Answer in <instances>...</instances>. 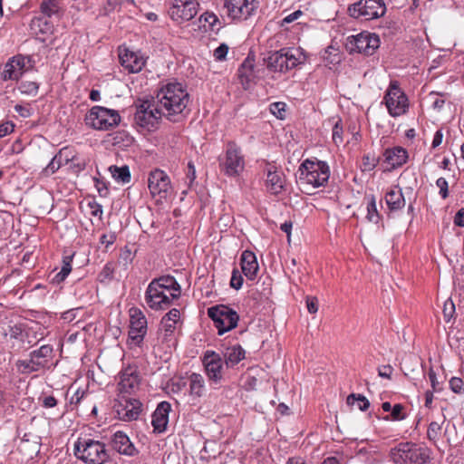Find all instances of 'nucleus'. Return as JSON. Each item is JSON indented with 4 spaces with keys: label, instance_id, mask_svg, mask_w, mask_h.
Returning <instances> with one entry per match:
<instances>
[{
    "label": "nucleus",
    "instance_id": "nucleus-36",
    "mask_svg": "<svg viewBox=\"0 0 464 464\" xmlns=\"http://www.w3.org/2000/svg\"><path fill=\"white\" fill-rule=\"evenodd\" d=\"M110 171L114 178L115 180L122 183H128L130 180V169L127 166L117 167L111 166L110 167Z\"/></svg>",
    "mask_w": 464,
    "mask_h": 464
},
{
    "label": "nucleus",
    "instance_id": "nucleus-4",
    "mask_svg": "<svg viewBox=\"0 0 464 464\" xmlns=\"http://www.w3.org/2000/svg\"><path fill=\"white\" fill-rule=\"evenodd\" d=\"M394 464H426L430 459V450L412 442H401L390 451Z\"/></svg>",
    "mask_w": 464,
    "mask_h": 464
},
{
    "label": "nucleus",
    "instance_id": "nucleus-49",
    "mask_svg": "<svg viewBox=\"0 0 464 464\" xmlns=\"http://www.w3.org/2000/svg\"><path fill=\"white\" fill-rule=\"evenodd\" d=\"M378 163V160L374 156L365 155L362 159L363 170H372Z\"/></svg>",
    "mask_w": 464,
    "mask_h": 464
},
{
    "label": "nucleus",
    "instance_id": "nucleus-10",
    "mask_svg": "<svg viewBox=\"0 0 464 464\" xmlns=\"http://www.w3.org/2000/svg\"><path fill=\"white\" fill-rule=\"evenodd\" d=\"M161 117H164L163 111L158 103L155 105L151 101L146 100L137 105L134 121L140 127L151 130Z\"/></svg>",
    "mask_w": 464,
    "mask_h": 464
},
{
    "label": "nucleus",
    "instance_id": "nucleus-47",
    "mask_svg": "<svg viewBox=\"0 0 464 464\" xmlns=\"http://www.w3.org/2000/svg\"><path fill=\"white\" fill-rule=\"evenodd\" d=\"M464 383L463 381L460 378L458 377H452L450 380V390L458 394L464 393Z\"/></svg>",
    "mask_w": 464,
    "mask_h": 464
},
{
    "label": "nucleus",
    "instance_id": "nucleus-50",
    "mask_svg": "<svg viewBox=\"0 0 464 464\" xmlns=\"http://www.w3.org/2000/svg\"><path fill=\"white\" fill-rule=\"evenodd\" d=\"M88 208H90V213L92 217L102 218L103 214L102 206L95 200L90 201L88 203Z\"/></svg>",
    "mask_w": 464,
    "mask_h": 464
},
{
    "label": "nucleus",
    "instance_id": "nucleus-9",
    "mask_svg": "<svg viewBox=\"0 0 464 464\" xmlns=\"http://www.w3.org/2000/svg\"><path fill=\"white\" fill-rule=\"evenodd\" d=\"M388 112L392 117L403 115L409 107L408 98L400 88L398 82H391L384 96Z\"/></svg>",
    "mask_w": 464,
    "mask_h": 464
},
{
    "label": "nucleus",
    "instance_id": "nucleus-2",
    "mask_svg": "<svg viewBox=\"0 0 464 464\" xmlns=\"http://www.w3.org/2000/svg\"><path fill=\"white\" fill-rule=\"evenodd\" d=\"M306 55L301 48L285 47L271 53L266 59L270 72L284 73L304 63Z\"/></svg>",
    "mask_w": 464,
    "mask_h": 464
},
{
    "label": "nucleus",
    "instance_id": "nucleus-13",
    "mask_svg": "<svg viewBox=\"0 0 464 464\" xmlns=\"http://www.w3.org/2000/svg\"><path fill=\"white\" fill-rule=\"evenodd\" d=\"M257 7V0H224V10L233 21L246 20Z\"/></svg>",
    "mask_w": 464,
    "mask_h": 464
},
{
    "label": "nucleus",
    "instance_id": "nucleus-43",
    "mask_svg": "<svg viewBox=\"0 0 464 464\" xmlns=\"http://www.w3.org/2000/svg\"><path fill=\"white\" fill-rule=\"evenodd\" d=\"M38 84L35 82H22L18 86L19 91L27 95H36L38 92Z\"/></svg>",
    "mask_w": 464,
    "mask_h": 464
},
{
    "label": "nucleus",
    "instance_id": "nucleus-64",
    "mask_svg": "<svg viewBox=\"0 0 464 464\" xmlns=\"http://www.w3.org/2000/svg\"><path fill=\"white\" fill-rule=\"evenodd\" d=\"M42 403L44 408H53L56 406L57 400L53 396H45L42 399Z\"/></svg>",
    "mask_w": 464,
    "mask_h": 464
},
{
    "label": "nucleus",
    "instance_id": "nucleus-17",
    "mask_svg": "<svg viewBox=\"0 0 464 464\" xmlns=\"http://www.w3.org/2000/svg\"><path fill=\"white\" fill-rule=\"evenodd\" d=\"M148 187L153 198L166 199L171 189L169 177L163 170L156 169L149 175Z\"/></svg>",
    "mask_w": 464,
    "mask_h": 464
},
{
    "label": "nucleus",
    "instance_id": "nucleus-58",
    "mask_svg": "<svg viewBox=\"0 0 464 464\" xmlns=\"http://www.w3.org/2000/svg\"><path fill=\"white\" fill-rule=\"evenodd\" d=\"M393 368L390 365H382L378 368V375L382 378L391 379Z\"/></svg>",
    "mask_w": 464,
    "mask_h": 464
},
{
    "label": "nucleus",
    "instance_id": "nucleus-26",
    "mask_svg": "<svg viewBox=\"0 0 464 464\" xmlns=\"http://www.w3.org/2000/svg\"><path fill=\"white\" fill-rule=\"evenodd\" d=\"M219 351L227 368H233L246 357V351L239 344H223Z\"/></svg>",
    "mask_w": 464,
    "mask_h": 464
},
{
    "label": "nucleus",
    "instance_id": "nucleus-7",
    "mask_svg": "<svg viewBox=\"0 0 464 464\" xmlns=\"http://www.w3.org/2000/svg\"><path fill=\"white\" fill-rule=\"evenodd\" d=\"M385 12L386 7L383 0H359L348 7L349 15L362 21L379 18Z\"/></svg>",
    "mask_w": 464,
    "mask_h": 464
},
{
    "label": "nucleus",
    "instance_id": "nucleus-14",
    "mask_svg": "<svg viewBox=\"0 0 464 464\" xmlns=\"http://www.w3.org/2000/svg\"><path fill=\"white\" fill-rule=\"evenodd\" d=\"M34 66V61L31 56L17 54L5 63L2 73L3 79L5 81H18L25 72L33 69Z\"/></svg>",
    "mask_w": 464,
    "mask_h": 464
},
{
    "label": "nucleus",
    "instance_id": "nucleus-40",
    "mask_svg": "<svg viewBox=\"0 0 464 464\" xmlns=\"http://www.w3.org/2000/svg\"><path fill=\"white\" fill-rule=\"evenodd\" d=\"M59 8L58 0H43L41 4L42 12L49 17L57 14Z\"/></svg>",
    "mask_w": 464,
    "mask_h": 464
},
{
    "label": "nucleus",
    "instance_id": "nucleus-60",
    "mask_svg": "<svg viewBox=\"0 0 464 464\" xmlns=\"http://www.w3.org/2000/svg\"><path fill=\"white\" fill-rule=\"evenodd\" d=\"M454 225L459 227H464V208H461L454 216Z\"/></svg>",
    "mask_w": 464,
    "mask_h": 464
},
{
    "label": "nucleus",
    "instance_id": "nucleus-25",
    "mask_svg": "<svg viewBox=\"0 0 464 464\" xmlns=\"http://www.w3.org/2000/svg\"><path fill=\"white\" fill-rule=\"evenodd\" d=\"M382 157L386 169L391 170L406 163L408 160V152L402 147H393L386 149Z\"/></svg>",
    "mask_w": 464,
    "mask_h": 464
},
{
    "label": "nucleus",
    "instance_id": "nucleus-18",
    "mask_svg": "<svg viewBox=\"0 0 464 464\" xmlns=\"http://www.w3.org/2000/svg\"><path fill=\"white\" fill-rule=\"evenodd\" d=\"M142 403L136 399L120 395L114 403V410L120 420L131 421L139 418L141 412Z\"/></svg>",
    "mask_w": 464,
    "mask_h": 464
},
{
    "label": "nucleus",
    "instance_id": "nucleus-11",
    "mask_svg": "<svg viewBox=\"0 0 464 464\" xmlns=\"http://www.w3.org/2000/svg\"><path fill=\"white\" fill-rule=\"evenodd\" d=\"M221 170L228 177H237L245 169V159L241 149L233 141L227 145L224 160L220 162Z\"/></svg>",
    "mask_w": 464,
    "mask_h": 464
},
{
    "label": "nucleus",
    "instance_id": "nucleus-22",
    "mask_svg": "<svg viewBox=\"0 0 464 464\" xmlns=\"http://www.w3.org/2000/svg\"><path fill=\"white\" fill-rule=\"evenodd\" d=\"M76 160L75 151L69 147L62 148L57 154L53 156L49 164L42 170V175L49 177L54 174L62 166Z\"/></svg>",
    "mask_w": 464,
    "mask_h": 464
},
{
    "label": "nucleus",
    "instance_id": "nucleus-59",
    "mask_svg": "<svg viewBox=\"0 0 464 464\" xmlns=\"http://www.w3.org/2000/svg\"><path fill=\"white\" fill-rule=\"evenodd\" d=\"M14 111L23 118H28L32 115L31 108L21 104L14 105Z\"/></svg>",
    "mask_w": 464,
    "mask_h": 464
},
{
    "label": "nucleus",
    "instance_id": "nucleus-5",
    "mask_svg": "<svg viewBox=\"0 0 464 464\" xmlns=\"http://www.w3.org/2000/svg\"><path fill=\"white\" fill-rule=\"evenodd\" d=\"M74 455L89 464H103L109 459L105 444L93 439H79L74 444Z\"/></svg>",
    "mask_w": 464,
    "mask_h": 464
},
{
    "label": "nucleus",
    "instance_id": "nucleus-30",
    "mask_svg": "<svg viewBox=\"0 0 464 464\" xmlns=\"http://www.w3.org/2000/svg\"><path fill=\"white\" fill-rule=\"evenodd\" d=\"M18 449L22 453L32 457L39 451V438L33 434H24L20 440Z\"/></svg>",
    "mask_w": 464,
    "mask_h": 464
},
{
    "label": "nucleus",
    "instance_id": "nucleus-37",
    "mask_svg": "<svg viewBox=\"0 0 464 464\" xmlns=\"http://www.w3.org/2000/svg\"><path fill=\"white\" fill-rule=\"evenodd\" d=\"M16 365L22 373H31L41 370L40 366L32 356H30L29 359L19 360Z\"/></svg>",
    "mask_w": 464,
    "mask_h": 464
},
{
    "label": "nucleus",
    "instance_id": "nucleus-41",
    "mask_svg": "<svg viewBox=\"0 0 464 464\" xmlns=\"http://www.w3.org/2000/svg\"><path fill=\"white\" fill-rule=\"evenodd\" d=\"M444 423V420L441 423H439L437 421H432L430 423L427 430V437L429 440L432 441L434 445H436V442L440 437V434L441 432V426Z\"/></svg>",
    "mask_w": 464,
    "mask_h": 464
},
{
    "label": "nucleus",
    "instance_id": "nucleus-15",
    "mask_svg": "<svg viewBox=\"0 0 464 464\" xmlns=\"http://www.w3.org/2000/svg\"><path fill=\"white\" fill-rule=\"evenodd\" d=\"M205 373L211 383L219 384L224 379L222 357L219 353L208 350L202 357Z\"/></svg>",
    "mask_w": 464,
    "mask_h": 464
},
{
    "label": "nucleus",
    "instance_id": "nucleus-39",
    "mask_svg": "<svg viewBox=\"0 0 464 464\" xmlns=\"http://www.w3.org/2000/svg\"><path fill=\"white\" fill-rule=\"evenodd\" d=\"M367 219L372 223H378L380 215L377 210L376 200L374 196H371L367 203Z\"/></svg>",
    "mask_w": 464,
    "mask_h": 464
},
{
    "label": "nucleus",
    "instance_id": "nucleus-54",
    "mask_svg": "<svg viewBox=\"0 0 464 464\" xmlns=\"http://www.w3.org/2000/svg\"><path fill=\"white\" fill-rule=\"evenodd\" d=\"M333 140L337 145L343 142V128L338 122L333 128Z\"/></svg>",
    "mask_w": 464,
    "mask_h": 464
},
{
    "label": "nucleus",
    "instance_id": "nucleus-52",
    "mask_svg": "<svg viewBox=\"0 0 464 464\" xmlns=\"http://www.w3.org/2000/svg\"><path fill=\"white\" fill-rule=\"evenodd\" d=\"M402 411L403 406L401 404H395L392 409V419L395 420H401L405 419V415L403 414Z\"/></svg>",
    "mask_w": 464,
    "mask_h": 464
},
{
    "label": "nucleus",
    "instance_id": "nucleus-29",
    "mask_svg": "<svg viewBox=\"0 0 464 464\" xmlns=\"http://www.w3.org/2000/svg\"><path fill=\"white\" fill-rule=\"evenodd\" d=\"M241 269L248 280H255L259 271V266L256 255L249 250H245L240 256Z\"/></svg>",
    "mask_w": 464,
    "mask_h": 464
},
{
    "label": "nucleus",
    "instance_id": "nucleus-31",
    "mask_svg": "<svg viewBox=\"0 0 464 464\" xmlns=\"http://www.w3.org/2000/svg\"><path fill=\"white\" fill-rule=\"evenodd\" d=\"M385 202L392 211L401 209L405 206V199L401 189L395 187L385 195Z\"/></svg>",
    "mask_w": 464,
    "mask_h": 464
},
{
    "label": "nucleus",
    "instance_id": "nucleus-56",
    "mask_svg": "<svg viewBox=\"0 0 464 464\" xmlns=\"http://www.w3.org/2000/svg\"><path fill=\"white\" fill-rule=\"evenodd\" d=\"M180 313L177 308H172L169 310L162 318L166 319L169 322H173L177 324L179 320Z\"/></svg>",
    "mask_w": 464,
    "mask_h": 464
},
{
    "label": "nucleus",
    "instance_id": "nucleus-42",
    "mask_svg": "<svg viewBox=\"0 0 464 464\" xmlns=\"http://www.w3.org/2000/svg\"><path fill=\"white\" fill-rule=\"evenodd\" d=\"M270 112L277 119L284 120L285 118L286 104L283 102H276L270 104Z\"/></svg>",
    "mask_w": 464,
    "mask_h": 464
},
{
    "label": "nucleus",
    "instance_id": "nucleus-20",
    "mask_svg": "<svg viewBox=\"0 0 464 464\" xmlns=\"http://www.w3.org/2000/svg\"><path fill=\"white\" fill-rule=\"evenodd\" d=\"M198 6V4L195 0H173L169 14L173 21L182 24L196 16Z\"/></svg>",
    "mask_w": 464,
    "mask_h": 464
},
{
    "label": "nucleus",
    "instance_id": "nucleus-62",
    "mask_svg": "<svg viewBox=\"0 0 464 464\" xmlns=\"http://www.w3.org/2000/svg\"><path fill=\"white\" fill-rule=\"evenodd\" d=\"M302 14H303L302 11H300V10L295 11V12L289 14L288 15H286L283 19L282 24H290V23L297 20Z\"/></svg>",
    "mask_w": 464,
    "mask_h": 464
},
{
    "label": "nucleus",
    "instance_id": "nucleus-24",
    "mask_svg": "<svg viewBox=\"0 0 464 464\" xmlns=\"http://www.w3.org/2000/svg\"><path fill=\"white\" fill-rule=\"evenodd\" d=\"M139 384L140 376L134 367L129 366L121 372L118 384L121 395L133 392L138 389Z\"/></svg>",
    "mask_w": 464,
    "mask_h": 464
},
{
    "label": "nucleus",
    "instance_id": "nucleus-19",
    "mask_svg": "<svg viewBox=\"0 0 464 464\" xmlns=\"http://www.w3.org/2000/svg\"><path fill=\"white\" fill-rule=\"evenodd\" d=\"M148 323L142 311L137 307L130 309L129 338L135 345H140L147 334Z\"/></svg>",
    "mask_w": 464,
    "mask_h": 464
},
{
    "label": "nucleus",
    "instance_id": "nucleus-57",
    "mask_svg": "<svg viewBox=\"0 0 464 464\" xmlns=\"http://www.w3.org/2000/svg\"><path fill=\"white\" fill-rule=\"evenodd\" d=\"M454 311H455V305H454L453 302L450 299L447 300L444 304V308H443L444 317L447 320H450L451 318Z\"/></svg>",
    "mask_w": 464,
    "mask_h": 464
},
{
    "label": "nucleus",
    "instance_id": "nucleus-27",
    "mask_svg": "<svg viewBox=\"0 0 464 464\" xmlns=\"http://www.w3.org/2000/svg\"><path fill=\"white\" fill-rule=\"evenodd\" d=\"M171 405L168 401H161L158 404L151 416V424L155 432L161 433L166 430Z\"/></svg>",
    "mask_w": 464,
    "mask_h": 464
},
{
    "label": "nucleus",
    "instance_id": "nucleus-21",
    "mask_svg": "<svg viewBox=\"0 0 464 464\" xmlns=\"http://www.w3.org/2000/svg\"><path fill=\"white\" fill-rule=\"evenodd\" d=\"M265 171L266 173V191L275 196L281 194L285 186V179L283 171L272 164H267Z\"/></svg>",
    "mask_w": 464,
    "mask_h": 464
},
{
    "label": "nucleus",
    "instance_id": "nucleus-33",
    "mask_svg": "<svg viewBox=\"0 0 464 464\" xmlns=\"http://www.w3.org/2000/svg\"><path fill=\"white\" fill-rule=\"evenodd\" d=\"M53 347L48 344L42 345L39 349L34 350L30 353L29 356H32L34 361L38 363L41 369L47 366L50 359L53 355Z\"/></svg>",
    "mask_w": 464,
    "mask_h": 464
},
{
    "label": "nucleus",
    "instance_id": "nucleus-28",
    "mask_svg": "<svg viewBox=\"0 0 464 464\" xmlns=\"http://www.w3.org/2000/svg\"><path fill=\"white\" fill-rule=\"evenodd\" d=\"M111 446L114 450L121 455L134 456L137 450L130 438L123 431H116L111 437Z\"/></svg>",
    "mask_w": 464,
    "mask_h": 464
},
{
    "label": "nucleus",
    "instance_id": "nucleus-44",
    "mask_svg": "<svg viewBox=\"0 0 464 464\" xmlns=\"http://www.w3.org/2000/svg\"><path fill=\"white\" fill-rule=\"evenodd\" d=\"M176 324L173 322H169L162 318L160 321V330L164 332V340L167 341L168 337L171 336L176 330Z\"/></svg>",
    "mask_w": 464,
    "mask_h": 464
},
{
    "label": "nucleus",
    "instance_id": "nucleus-61",
    "mask_svg": "<svg viewBox=\"0 0 464 464\" xmlns=\"http://www.w3.org/2000/svg\"><path fill=\"white\" fill-rule=\"evenodd\" d=\"M116 240V236L114 234H103L100 237V242L102 245H105L107 247L114 243Z\"/></svg>",
    "mask_w": 464,
    "mask_h": 464
},
{
    "label": "nucleus",
    "instance_id": "nucleus-63",
    "mask_svg": "<svg viewBox=\"0 0 464 464\" xmlns=\"http://www.w3.org/2000/svg\"><path fill=\"white\" fill-rule=\"evenodd\" d=\"M187 179H188L189 185H191L196 179V169L191 161L188 164Z\"/></svg>",
    "mask_w": 464,
    "mask_h": 464
},
{
    "label": "nucleus",
    "instance_id": "nucleus-23",
    "mask_svg": "<svg viewBox=\"0 0 464 464\" xmlns=\"http://www.w3.org/2000/svg\"><path fill=\"white\" fill-rule=\"evenodd\" d=\"M119 59L121 65L132 73L140 72L146 63V58L140 52L129 49L120 50Z\"/></svg>",
    "mask_w": 464,
    "mask_h": 464
},
{
    "label": "nucleus",
    "instance_id": "nucleus-55",
    "mask_svg": "<svg viewBox=\"0 0 464 464\" xmlns=\"http://www.w3.org/2000/svg\"><path fill=\"white\" fill-rule=\"evenodd\" d=\"M306 307L310 314H315L318 311V300L314 296H307Z\"/></svg>",
    "mask_w": 464,
    "mask_h": 464
},
{
    "label": "nucleus",
    "instance_id": "nucleus-8",
    "mask_svg": "<svg viewBox=\"0 0 464 464\" xmlns=\"http://www.w3.org/2000/svg\"><path fill=\"white\" fill-rule=\"evenodd\" d=\"M208 314L214 322L219 335L236 328L239 320L237 313L224 304L208 308Z\"/></svg>",
    "mask_w": 464,
    "mask_h": 464
},
{
    "label": "nucleus",
    "instance_id": "nucleus-6",
    "mask_svg": "<svg viewBox=\"0 0 464 464\" xmlns=\"http://www.w3.org/2000/svg\"><path fill=\"white\" fill-rule=\"evenodd\" d=\"M86 124L99 130H108L119 125L121 116L115 110L93 106L85 118Z\"/></svg>",
    "mask_w": 464,
    "mask_h": 464
},
{
    "label": "nucleus",
    "instance_id": "nucleus-53",
    "mask_svg": "<svg viewBox=\"0 0 464 464\" xmlns=\"http://www.w3.org/2000/svg\"><path fill=\"white\" fill-rule=\"evenodd\" d=\"M95 188L101 197H107L109 194V188L106 183L99 179H94Z\"/></svg>",
    "mask_w": 464,
    "mask_h": 464
},
{
    "label": "nucleus",
    "instance_id": "nucleus-46",
    "mask_svg": "<svg viewBox=\"0 0 464 464\" xmlns=\"http://www.w3.org/2000/svg\"><path fill=\"white\" fill-rule=\"evenodd\" d=\"M243 277L240 272L235 268L232 271L231 279H230V286L236 290H238L243 285Z\"/></svg>",
    "mask_w": 464,
    "mask_h": 464
},
{
    "label": "nucleus",
    "instance_id": "nucleus-16",
    "mask_svg": "<svg viewBox=\"0 0 464 464\" xmlns=\"http://www.w3.org/2000/svg\"><path fill=\"white\" fill-rule=\"evenodd\" d=\"M380 46L379 36L375 34L363 32L349 40L348 48L351 53L356 52L372 55Z\"/></svg>",
    "mask_w": 464,
    "mask_h": 464
},
{
    "label": "nucleus",
    "instance_id": "nucleus-32",
    "mask_svg": "<svg viewBox=\"0 0 464 464\" xmlns=\"http://www.w3.org/2000/svg\"><path fill=\"white\" fill-rule=\"evenodd\" d=\"M150 283H156V286H160V289H164L169 293H179V296H180L181 287L176 278L172 276H162L152 279Z\"/></svg>",
    "mask_w": 464,
    "mask_h": 464
},
{
    "label": "nucleus",
    "instance_id": "nucleus-12",
    "mask_svg": "<svg viewBox=\"0 0 464 464\" xmlns=\"http://www.w3.org/2000/svg\"><path fill=\"white\" fill-rule=\"evenodd\" d=\"M179 297V293L172 294L160 289V286H156V283H150L145 291V302L154 311L168 309Z\"/></svg>",
    "mask_w": 464,
    "mask_h": 464
},
{
    "label": "nucleus",
    "instance_id": "nucleus-34",
    "mask_svg": "<svg viewBox=\"0 0 464 464\" xmlns=\"http://www.w3.org/2000/svg\"><path fill=\"white\" fill-rule=\"evenodd\" d=\"M189 394L192 397L199 398L205 392V380L199 373L193 372L189 376Z\"/></svg>",
    "mask_w": 464,
    "mask_h": 464
},
{
    "label": "nucleus",
    "instance_id": "nucleus-1",
    "mask_svg": "<svg viewBox=\"0 0 464 464\" xmlns=\"http://www.w3.org/2000/svg\"><path fill=\"white\" fill-rule=\"evenodd\" d=\"M156 98L164 117L169 121L179 122L185 117L184 111L189 102V95L181 83H167L158 91Z\"/></svg>",
    "mask_w": 464,
    "mask_h": 464
},
{
    "label": "nucleus",
    "instance_id": "nucleus-38",
    "mask_svg": "<svg viewBox=\"0 0 464 464\" xmlns=\"http://www.w3.org/2000/svg\"><path fill=\"white\" fill-rule=\"evenodd\" d=\"M346 402L348 405H354V403L357 402L358 409L362 411H366L370 407L368 399L361 394L352 393L348 395Z\"/></svg>",
    "mask_w": 464,
    "mask_h": 464
},
{
    "label": "nucleus",
    "instance_id": "nucleus-35",
    "mask_svg": "<svg viewBox=\"0 0 464 464\" xmlns=\"http://www.w3.org/2000/svg\"><path fill=\"white\" fill-rule=\"evenodd\" d=\"M73 256H64L63 257L61 270L52 279L53 284L63 282L72 271V262Z\"/></svg>",
    "mask_w": 464,
    "mask_h": 464
},
{
    "label": "nucleus",
    "instance_id": "nucleus-51",
    "mask_svg": "<svg viewBox=\"0 0 464 464\" xmlns=\"http://www.w3.org/2000/svg\"><path fill=\"white\" fill-rule=\"evenodd\" d=\"M437 187L440 188V195L442 198H447L449 196V185L448 181L444 178H439L436 181Z\"/></svg>",
    "mask_w": 464,
    "mask_h": 464
},
{
    "label": "nucleus",
    "instance_id": "nucleus-48",
    "mask_svg": "<svg viewBox=\"0 0 464 464\" xmlns=\"http://www.w3.org/2000/svg\"><path fill=\"white\" fill-rule=\"evenodd\" d=\"M228 46L226 44H221L214 50L213 56L217 61H223L228 53Z\"/></svg>",
    "mask_w": 464,
    "mask_h": 464
},
{
    "label": "nucleus",
    "instance_id": "nucleus-3",
    "mask_svg": "<svg viewBox=\"0 0 464 464\" xmlns=\"http://www.w3.org/2000/svg\"><path fill=\"white\" fill-rule=\"evenodd\" d=\"M298 182L312 188L324 186L330 177V169L322 160H305L299 167Z\"/></svg>",
    "mask_w": 464,
    "mask_h": 464
},
{
    "label": "nucleus",
    "instance_id": "nucleus-45",
    "mask_svg": "<svg viewBox=\"0 0 464 464\" xmlns=\"http://www.w3.org/2000/svg\"><path fill=\"white\" fill-rule=\"evenodd\" d=\"M114 273V265L113 263H107L102 268V272L99 275L100 280L102 282L105 280H111Z\"/></svg>",
    "mask_w": 464,
    "mask_h": 464
}]
</instances>
